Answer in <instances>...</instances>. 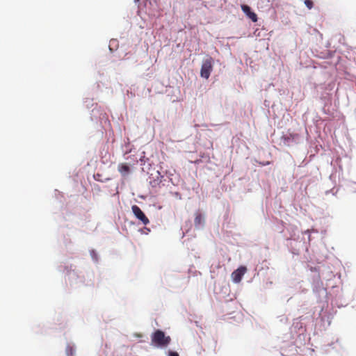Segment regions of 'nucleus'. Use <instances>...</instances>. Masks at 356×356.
I'll use <instances>...</instances> for the list:
<instances>
[{
    "mask_svg": "<svg viewBox=\"0 0 356 356\" xmlns=\"http://www.w3.org/2000/svg\"><path fill=\"white\" fill-rule=\"evenodd\" d=\"M151 340L152 345L159 348H164L170 343L171 338L169 336H165L162 330H157L151 335Z\"/></svg>",
    "mask_w": 356,
    "mask_h": 356,
    "instance_id": "nucleus-1",
    "label": "nucleus"
},
{
    "mask_svg": "<svg viewBox=\"0 0 356 356\" xmlns=\"http://www.w3.org/2000/svg\"><path fill=\"white\" fill-rule=\"evenodd\" d=\"M213 59L211 57H209L204 60L200 70L201 76L208 79L213 70Z\"/></svg>",
    "mask_w": 356,
    "mask_h": 356,
    "instance_id": "nucleus-2",
    "label": "nucleus"
},
{
    "mask_svg": "<svg viewBox=\"0 0 356 356\" xmlns=\"http://www.w3.org/2000/svg\"><path fill=\"white\" fill-rule=\"evenodd\" d=\"M132 212L134 216L140 220L143 225H146L149 222L148 218L145 216L140 208L137 205H133L131 207Z\"/></svg>",
    "mask_w": 356,
    "mask_h": 356,
    "instance_id": "nucleus-3",
    "label": "nucleus"
},
{
    "mask_svg": "<svg viewBox=\"0 0 356 356\" xmlns=\"http://www.w3.org/2000/svg\"><path fill=\"white\" fill-rule=\"evenodd\" d=\"M247 271V268L245 266H241L239 268H238L236 270H235L232 273V279L234 282L235 283H239L244 274Z\"/></svg>",
    "mask_w": 356,
    "mask_h": 356,
    "instance_id": "nucleus-4",
    "label": "nucleus"
},
{
    "mask_svg": "<svg viewBox=\"0 0 356 356\" xmlns=\"http://www.w3.org/2000/svg\"><path fill=\"white\" fill-rule=\"evenodd\" d=\"M299 138V136L298 134L294 133H287L286 134L282 136V139L284 140V143L289 145L290 143L293 141H297Z\"/></svg>",
    "mask_w": 356,
    "mask_h": 356,
    "instance_id": "nucleus-5",
    "label": "nucleus"
},
{
    "mask_svg": "<svg viewBox=\"0 0 356 356\" xmlns=\"http://www.w3.org/2000/svg\"><path fill=\"white\" fill-rule=\"evenodd\" d=\"M242 10L252 19V22H255L257 21V15L251 11L250 6L247 5L241 6Z\"/></svg>",
    "mask_w": 356,
    "mask_h": 356,
    "instance_id": "nucleus-6",
    "label": "nucleus"
},
{
    "mask_svg": "<svg viewBox=\"0 0 356 356\" xmlns=\"http://www.w3.org/2000/svg\"><path fill=\"white\" fill-rule=\"evenodd\" d=\"M204 223V216L200 213H197L194 220V224L195 227H200V226L203 225Z\"/></svg>",
    "mask_w": 356,
    "mask_h": 356,
    "instance_id": "nucleus-7",
    "label": "nucleus"
},
{
    "mask_svg": "<svg viewBox=\"0 0 356 356\" xmlns=\"http://www.w3.org/2000/svg\"><path fill=\"white\" fill-rule=\"evenodd\" d=\"M162 178L163 177L161 176L159 172H157V176L155 179H152V180H150L149 181V184L152 186V187H157L160 185V184L161 183L162 181Z\"/></svg>",
    "mask_w": 356,
    "mask_h": 356,
    "instance_id": "nucleus-8",
    "label": "nucleus"
},
{
    "mask_svg": "<svg viewBox=\"0 0 356 356\" xmlns=\"http://www.w3.org/2000/svg\"><path fill=\"white\" fill-rule=\"evenodd\" d=\"M129 167L125 163H122L118 166L119 172L123 175H127L129 172Z\"/></svg>",
    "mask_w": 356,
    "mask_h": 356,
    "instance_id": "nucleus-9",
    "label": "nucleus"
},
{
    "mask_svg": "<svg viewBox=\"0 0 356 356\" xmlns=\"http://www.w3.org/2000/svg\"><path fill=\"white\" fill-rule=\"evenodd\" d=\"M305 4L309 9H312L314 6L312 0H305Z\"/></svg>",
    "mask_w": 356,
    "mask_h": 356,
    "instance_id": "nucleus-10",
    "label": "nucleus"
},
{
    "mask_svg": "<svg viewBox=\"0 0 356 356\" xmlns=\"http://www.w3.org/2000/svg\"><path fill=\"white\" fill-rule=\"evenodd\" d=\"M67 356H70V354L72 355V353H73L72 348L68 347L67 349Z\"/></svg>",
    "mask_w": 356,
    "mask_h": 356,
    "instance_id": "nucleus-11",
    "label": "nucleus"
},
{
    "mask_svg": "<svg viewBox=\"0 0 356 356\" xmlns=\"http://www.w3.org/2000/svg\"><path fill=\"white\" fill-rule=\"evenodd\" d=\"M169 356H179V354L177 352H169Z\"/></svg>",
    "mask_w": 356,
    "mask_h": 356,
    "instance_id": "nucleus-12",
    "label": "nucleus"
}]
</instances>
